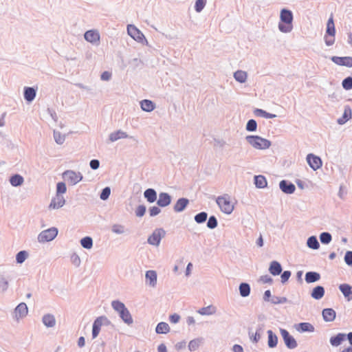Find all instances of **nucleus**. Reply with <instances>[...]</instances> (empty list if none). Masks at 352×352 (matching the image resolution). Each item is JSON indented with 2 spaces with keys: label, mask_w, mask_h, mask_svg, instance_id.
<instances>
[{
  "label": "nucleus",
  "mask_w": 352,
  "mask_h": 352,
  "mask_svg": "<svg viewBox=\"0 0 352 352\" xmlns=\"http://www.w3.org/2000/svg\"><path fill=\"white\" fill-rule=\"evenodd\" d=\"M307 245L312 249L316 250L319 248V243L315 236H311L307 240Z\"/></svg>",
  "instance_id": "obj_41"
},
{
  "label": "nucleus",
  "mask_w": 352,
  "mask_h": 352,
  "mask_svg": "<svg viewBox=\"0 0 352 352\" xmlns=\"http://www.w3.org/2000/svg\"><path fill=\"white\" fill-rule=\"evenodd\" d=\"M351 118V110L350 108H346L344 111L342 117L341 118L338 119V122L340 124H343Z\"/></svg>",
  "instance_id": "obj_33"
},
{
  "label": "nucleus",
  "mask_w": 352,
  "mask_h": 352,
  "mask_svg": "<svg viewBox=\"0 0 352 352\" xmlns=\"http://www.w3.org/2000/svg\"><path fill=\"white\" fill-rule=\"evenodd\" d=\"M110 193V188L109 187L104 188L100 194V199L102 200H106L109 197Z\"/></svg>",
  "instance_id": "obj_52"
},
{
  "label": "nucleus",
  "mask_w": 352,
  "mask_h": 352,
  "mask_svg": "<svg viewBox=\"0 0 352 352\" xmlns=\"http://www.w3.org/2000/svg\"><path fill=\"white\" fill-rule=\"evenodd\" d=\"M234 77L236 79V80H237L240 82H244L247 78V74H246V72L241 71V70L236 71L234 74Z\"/></svg>",
  "instance_id": "obj_39"
},
{
  "label": "nucleus",
  "mask_w": 352,
  "mask_h": 352,
  "mask_svg": "<svg viewBox=\"0 0 352 352\" xmlns=\"http://www.w3.org/2000/svg\"><path fill=\"white\" fill-rule=\"evenodd\" d=\"M324 38H325V43L327 45L329 46L334 43V41H335L334 36H330L326 34Z\"/></svg>",
  "instance_id": "obj_57"
},
{
  "label": "nucleus",
  "mask_w": 352,
  "mask_h": 352,
  "mask_svg": "<svg viewBox=\"0 0 352 352\" xmlns=\"http://www.w3.org/2000/svg\"><path fill=\"white\" fill-rule=\"evenodd\" d=\"M246 140L255 149H266L271 146L270 141L258 135H248Z\"/></svg>",
  "instance_id": "obj_3"
},
{
  "label": "nucleus",
  "mask_w": 352,
  "mask_h": 352,
  "mask_svg": "<svg viewBox=\"0 0 352 352\" xmlns=\"http://www.w3.org/2000/svg\"><path fill=\"white\" fill-rule=\"evenodd\" d=\"M36 96V91L32 87H26L24 91V98L27 101H32Z\"/></svg>",
  "instance_id": "obj_26"
},
{
  "label": "nucleus",
  "mask_w": 352,
  "mask_h": 352,
  "mask_svg": "<svg viewBox=\"0 0 352 352\" xmlns=\"http://www.w3.org/2000/svg\"><path fill=\"white\" fill-rule=\"evenodd\" d=\"M104 319V317H99L96 318V320L94 321L93 324V329H92V336L93 338H95L98 336V335L100 333L102 324V320Z\"/></svg>",
  "instance_id": "obj_16"
},
{
  "label": "nucleus",
  "mask_w": 352,
  "mask_h": 352,
  "mask_svg": "<svg viewBox=\"0 0 352 352\" xmlns=\"http://www.w3.org/2000/svg\"><path fill=\"white\" fill-rule=\"evenodd\" d=\"M65 199L61 195H56V196L52 199L50 204V208L56 209L62 207L65 204Z\"/></svg>",
  "instance_id": "obj_12"
},
{
  "label": "nucleus",
  "mask_w": 352,
  "mask_h": 352,
  "mask_svg": "<svg viewBox=\"0 0 352 352\" xmlns=\"http://www.w3.org/2000/svg\"><path fill=\"white\" fill-rule=\"evenodd\" d=\"M267 334H268L267 344H268L269 347L274 348V347L276 346L277 343H278L277 336L275 334H274V333L272 332V330H268Z\"/></svg>",
  "instance_id": "obj_23"
},
{
  "label": "nucleus",
  "mask_w": 352,
  "mask_h": 352,
  "mask_svg": "<svg viewBox=\"0 0 352 352\" xmlns=\"http://www.w3.org/2000/svg\"><path fill=\"white\" fill-rule=\"evenodd\" d=\"M155 331L157 333H167L170 331V327L167 323L162 322L157 325Z\"/></svg>",
  "instance_id": "obj_34"
},
{
  "label": "nucleus",
  "mask_w": 352,
  "mask_h": 352,
  "mask_svg": "<svg viewBox=\"0 0 352 352\" xmlns=\"http://www.w3.org/2000/svg\"><path fill=\"white\" fill-rule=\"evenodd\" d=\"M207 217H208L207 213L205 212H202L197 214L195 217V220L198 223H204V221H206Z\"/></svg>",
  "instance_id": "obj_44"
},
{
  "label": "nucleus",
  "mask_w": 352,
  "mask_h": 352,
  "mask_svg": "<svg viewBox=\"0 0 352 352\" xmlns=\"http://www.w3.org/2000/svg\"><path fill=\"white\" fill-rule=\"evenodd\" d=\"M216 307L213 305H209L206 307H203L199 309L197 312L201 315H212L215 314L216 312Z\"/></svg>",
  "instance_id": "obj_30"
},
{
  "label": "nucleus",
  "mask_w": 352,
  "mask_h": 352,
  "mask_svg": "<svg viewBox=\"0 0 352 352\" xmlns=\"http://www.w3.org/2000/svg\"><path fill=\"white\" fill-rule=\"evenodd\" d=\"M188 204V200L185 198H181L177 200L174 206V210L175 212H182Z\"/></svg>",
  "instance_id": "obj_22"
},
{
  "label": "nucleus",
  "mask_w": 352,
  "mask_h": 352,
  "mask_svg": "<svg viewBox=\"0 0 352 352\" xmlns=\"http://www.w3.org/2000/svg\"><path fill=\"white\" fill-rule=\"evenodd\" d=\"M164 235V231L162 229L155 230L148 237V242L153 245H158L162 237Z\"/></svg>",
  "instance_id": "obj_9"
},
{
  "label": "nucleus",
  "mask_w": 352,
  "mask_h": 352,
  "mask_svg": "<svg viewBox=\"0 0 352 352\" xmlns=\"http://www.w3.org/2000/svg\"><path fill=\"white\" fill-rule=\"evenodd\" d=\"M28 257V253L25 251L19 252L16 256V260L18 263H22Z\"/></svg>",
  "instance_id": "obj_46"
},
{
  "label": "nucleus",
  "mask_w": 352,
  "mask_h": 352,
  "mask_svg": "<svg viewBox=\"0 0 352 352\" xmlns=\"http://www.w3.org/2000/svg\"><path fill=\"white\" fill-rule=\"evenodd\" d=\"M146 211V208L144 206H139L136 210V215L138 217H142Z\"/></svg>",
  "instance_id": "obj_54"
},
{
  "label": "nucleus",
  "mask_w": 352,
  "mask_h": 352,
  "mask_svg": "<svg viewBox=\"0 0 352 352\" xmlns=\"http://www.w3.org/2000/svg\"><path fill=\"white\" fill-rule=\"evenodd\" d=\"M63 177L69 184L75 185L82 179V175L80 172L74 170H66L63 173Z\"/></svg>",
  "instance_id": "obj_4"
},
{
  "label": "nucleus",
  "mask_w": 352,
  "mask_h": 352,
  "mask_svg": "<svg viewBox=\"0 0 352 352\" xmlns=\"http://www.w3.org/2000/svg\"><path fill=\"white\" fill-rule=\"evenodd\" d=\"M269 271L274 276L279 275L282 271L280 264L277 261H272L270 264Z\"/></svg>",
  "instance_id": "obj_21"
},
{
  "label": "nucleus",
  "mask_w": 352,
  "mask_h": 352,
  "mask_svg": "<svg viewBox=\"0 0 352 352\" xmlns=\"http://www.w3.org/2000/svg\"><path fill=\"white\" fill-rule=\"evenodd\" d=\"M280 188L283 192L287 194H292L296 190V187L293 184L288 183L285 180H283L280 182Z\"/></svg>",
  "instance_id": "obj_15"
},
{
  "label": "nucleus",
  "mask_w": 352,
  "mask_h": 352,
  "mask_svg": "<svg viewBox=\"0 0 352 352\" xmlns=\"http://www.w3.org/2000/svg\"><path fill=\"white\" fill-rule=\"evenodd\" d=\"M320 278V274L314 272H309L305 274V280L308 283L316 282Z\"/></svg>",
  "instance_id": "obj_27"
},
{
  "label": "nucleus",
  "mask_w": 352,
  "mask_h": 352,
  "mask_svg": "<svg viewBox=\"0 0 352 352\" xmlns=\"http://www.w3.org/2000/svg\"><path fill=\"white\" fill-rule=\"evenodd\" d=\"M292 21V12L289 10L283 9L280 14L279 30L284 33L290 32L293 29Z\"/></svg>",
  "instance_id": "obj_1"
},
{
  "label": "nucleus",
  "mask_w": 352,
  "mask_h": 352,
  "mask_svg": "<svg viewBox=\"0 0 352 352\" xmlns=\"http://www.w3.org/2000/svg\"><path fill=\"white\" fill-rule=\"evenodd\" d=\"M206 5V0H197L195 6V10L200 12Z\"/></svg>",
  "instance_id": "obj_48"
},
{
  "label": "nucleus",
  "mask_w": 352,
  "mask_h": 352,
  "mask_svg": "<svg viewBox=\"0 0 352 352\" xmlns=\"http://www.w3.org/2000/svg\"><path fill=\"white\" fill-rule=\"evenodd\" d=\"M239 292L240 294L243 297H246L249 296L250 293V287L248 283H241L239 286Z\"/></svg>",
  "instance_id": "obj_36"
},
{
  "label": "nucleus",
  "mask_w": 352,
  "mask_h": 352,
  "mask_svg": "<svg viewBox=\"0 0 352 352\" xmlns=\"http://www.w3.org/2000/svg\"><path fill=\"white\" fill-rule=\"evenodd\" d=\"M217 226V221L216 218L214 216L210 217L208 221L207 226L209 228L212 229V228H216Z\"/></svg>",
  "instance_id": "obj_51"
},
{
  "label": "nucleus",
  "mask_w": 352,
  "mask_h": 352,
  "mask_svg": "<svg viewBox=\"0 0 352 352\" xmlns=\"http://www.w3.org/2000/svg\"><path fill=\"white\" fill-rule=\"evenodd\" d=\"M28 307L25 303H20L14 310L15 317L19 319L25 317L28 314Z\"/></svg>",
  "instance_id": "obj_13"
},
{
  "label": "nucleus",
  "mask_w": 352,
  "mask_h": 352,
  "mask_svg": "<svg viewBox=\"0 0 352 352\" xmlns=\"http://www.w3.org/2000/svg\"><path fill=\"white\" fill-rule=\"evenodd\" d=\"M346 339V334L344 333H338L336 336H333L330 338V343L332 346H338L341 343L345 340Z\"/></svg>",
  "instance_id": "obj_18"
},
{
  "label": "nucleus",
  "mask_w": 352,
  "mask_h": 352,
  "mask_svg": "<svg viewBox=\"0 0 352 352\" xmlns=\"http://www.w3.org/2000/svg\"><path fill=\"white\" fill-rule=\"evenodd\" d=\"M254 182L258 188H264L267 186V180L263 175L255 176Z\"/></svg>",
  "instance_id": "obj_35"
},
{
  "label": "nucleus",
  "mask_w": 352,
  "mask_h": 352,
  "mask_svg": "<svg viewBox=\"0 0 352 352\" xmlns=\"http://www.w3.org/2000/svg\"><path fill=\"white\" fill-rule=\"evenodd\" d=\"M111 305L113 308L119 314L126 309L125 305L122 302L118 300L113 301Z\"/></svg>",
  "instance_id": "obj_40"
},
{
  "label": "nucleus",
  "mask_w": 352,
  "mask_h": 352,
  "mask_svg": "<svg viewBox=\"0 0 352 352\" xmlns=\"http://www.w3.org/2000/svg\"><path fill=\"white\" fill-rule=\"evenodd\" d=\"M58 234V230L56 228H51L41 232L38 239L40 242H48L53 240Z\"/></svg>",
  "instance_id": "obj_6"
},
{
  "label": "nucleus",
  "mask_w": 352,
  "mask_h": 352,
  "mask_svg": "<svg viewBox=\"0 0 352 352\" xmlns=\"http://www.w3.org/2000/svg\"><path fill=\"white\" fill-rule=\"evenodd\" d=\"M111 77V73L107 71L104 72L101 75L102 80H109Z\"/></svg>",
  "instance_id": "obj_60"
},
{
  "label": "nucleus",
  "mask_w": 352,
  "mask_h": 352,
  "mask_svg": "<svg viewBox=\"0 0 352 352\" xmlns=\"http://www.w3.org/2000/svg\"><path fill=\"white\" fill-rule=\"evenodd\" d=\"M199 345L198 340H192L189 343V348L190 350H195Z\"/></svg>",
  "instance_id": "obj_63"
},
{
  "label": "nucleus",
  "mask_w": 352,
  "mask_h": 352,
  "mask_svg": "<svg viewBox=\"0 0 352 352\" xmlns=\"http://www.w3.org/2000/svg\"><path fill=\"white\" fill-rule=\"evenodd\" d=\"M331 60L338 65L342 66H346L349 67H352V57L351 56H344V57H339V56H333L331 58Z\"/></svg>",
  "instance_id": "obj_10"
},
{
  "label": "nucleus",
  "mask_w": 352,
  "mask_h": 352,
  "mask_svg": "<svg viewBox=\"0 0 352 352\" xmlns=\"http://www.w3.org/2000/svg\"><path fill=\"white\" fill-rule=\"evenodd\" d=\"M10 184L14 186H18L23 184V178L19 175H15L10 177Z\"/></svg>",
  "instance_id": "obj_37"
},
{
  "label": "nucleus",
  "mask_w": 352,
  "mask_h": 352,
  "mask_svg": "<svg viewBox=\"0 0 352 352\" xmlns=\"http://www.w3.org/2000/svg\"><path fill=\"white\" fill-rule=\"evenodd\" d=\"M291 276V272L289 271H285L281 275V281L282 283H285L288 280Z\"/></svg>",
  "instance_id": "obj_55"
},
{
  "label": "nucleus",
  "mask_w": 352,
  "mask_h": 352,
  "mask_svg": "<svg viewBox=\"0 0 352 352\" xmlns=\"http://www.w3.org/2000/svg\"><path fill=\"white\" fill-rule=\"evenodd\" d=\"M326 34L330 36H335L336 34L335 25L332 14L331 15L327 21Z\"/></svg>",
  "instance_id": "obj_19"
},
{
  "label": "nucleus",
  "mask_w": 352,
  "mask_h": 352,
  "mask_svg": "<svg viewBox=\"0 0 352 352\" xmlns=\"http://www.w3.org/2000/svg\"><path fill=\"white\" fill-rule=\"evenodd\" d=\"M300 329L302 331L312 332L314 331V327L309 322H302L299 324Z\"/></svg>",
  "instance_id": "obj_42"
},
{
  "label": "nucleus",
  "mask_w": 352,
  "mask_h": 352,
  "mask_svg": "<svg viewBox=\"0 0 352 352\" xmlns=\"http://www.w3.org/2000/svg\"><path fill=\"white\" fill-rule=\"evenodd\" d=\"M344 261L349 265H352V251H347L344 256Z\"/></svg>",
  "instance_id": "obj_53"
},
{
  "label": "nucleus",
  "mask_w": 352,
  "mask_h": 352,
  "mask_svg": "<svg viewBox=\"0 0 352 352\" xmlns=\"http://www.w3.org/2000/svg\"><path fill=\"white\" fill-rule=\"evenodd\" d=\"M151 216H155L160 212V209L157 206H153L149 210Z\"/></svg>",
  "instance_id": "obj_56"
},
{
  "label": "nucleus",
  "mask_w": 352,
  "mask_h": 352,
  "mask_svg": "<svg viewBox=\"0 0 352 352\" xmlns=\"http://www.w3.org/2000/svg\"><path fill=\"white\" fill-rule=\"evenodd\" d=\"M120 317L127 324H131L133 322L132 317L129 311V310L126 308V309L123 311H122L120 314Z\"/></svg>",
  "instance_id": "obj_38"
},
{
  "label": "nucleus",
  "mask_w": 352,
  "mask_h": 352,
  "mask_svg": "<svg viewBox=\"0 0 352 352\" xmlns=\"http://www.w3.org/2000/svg\"><path fill=\"white\" fill-rule=\"evenodd\" d=\"M322 316L326 322H332L336 318V311L333 309H324L322 311Z\"/></svg>",
  "instance_id": "obj_17"
},
{
  "label": "nucleus",
  "mask_w": 352,
  "mask_h": 352,
  "mask_svg": "<svg viewBox=\"0 0 352 352\" xmlns=\"http://www.w3.org/2000/svg\"><path fill=\"white\" fill-rule=\"evenodd\" d=\"M320 239L322 243L328 244L331 241V235L328 232H322L320 236Z\"/></svg>",
  "instance_id": "obj_45"
},
{
  "label": "nucleus",
  "mask_w": 352,
  "mask_h": 352,
  "mask_svg": "<svg viewBox=\"0 0 352 352\" xmlns=\"http://www.w3.org/2000/svg\"><path fill=\"white\" fill-rule=\"evenodd\" d=\"M128 137V135L122 131H117L116 132L111 133L109 135V140L111 142H115L119 139L121 138H126Z\"/></svg>",
  "instance_id": "obj_24"
},
{
  "label": "nucleus",
  "mask_w": 352,
  "mask_h": 352,
  "mask_svg": "<svg viewBox=\"0 0 352 352\" xmlns=\"http://www.w3.org/2000/svg\"><path fill=\"white\" fill-rule=\"evenodd\" d=\"M216 202L221 212L230 214L234 208V201L228 195H223L217 198Z\"/></svg>",
  "instance_id": "obj_2"
},
{
  "label": "nucleus",
  "mask_w": 352,
  "mask_h": 352,
  "mask_svg": "<svg viewBox=\"0 0 352 352\" xmlns=\"http://www.w3.org/2000/svg\"><path fill=\"white\" fill-rule=\"evenodd\" d=\"M146 279L149 281L150 285L154 286L157 282V274L153 270L147 271L146 273Z\"/></svg>",
  "instance_id": "obj_31"
},
{
  "label": "nucleus",
  "mask_w": 352,
  "mask_h": 352,
  "mask_svg": "<svg viewBox=\"0 0 352 352\" xmlns=\"http://www.w3.org/2000/svg\"><path fill=\"white\" fill-rule=\"evenodd\" d=\"M342 87L346 90L352 89V78L348 77L345 78L342 81Z\"/></svg>",
  "instance_id": "obj_50"
},
{
  "label": "nucleus",
  "mask_w": 352,
  "mask_h": 352,
  "mask_svg": "<svg viewBox=\"0 0 352 352\" xmlns=\"http://www.w3.org/2000/svg\"><path fill=\"white\" fill-rule=\"evenodd\" d=\"M170 197L168 193L161 192L159 195L157 204L161 207H166L170 204Z\"/></svg>",
  "instance_id": "obj_14"
},
{
  "label": "nucleus",
  "mask_w": 352,
  "mask_h": 352,
  "mask_svg": "<svg viewBox=\"0 0 352 352\" xmlns=\"http://www.w3.org/2000/svg\"><path fill=\"white\" fill-rule=\"evenodd\" d=\"M324 294V289L322 286L316 287L311 293V296L315 299H320Z\"/></svg>",
  "instance_id": "obj_28"
},
{
  "label": "nucleus",
  "mask_w": 352,
  "mask_h": 352,
  "mask_svg": "<svg viewBox=\"0 0 352 352\" xmlns=\"http://www.w3.org/2000/svg\"><path fill=\"white\" fill-rule=\"evenodd\" d=\"M307 161L309 166L314 170L319 169L322 164L321 159L311 153L307 155Z\"/></svg>",
  "instance_id": "obj_7"
},
{
  "label": "nucleus",
  "mask_w": 352,
  "mask_h": 352,
  "mask_svg": "<svg viewBox=\"0 0 352 352\" xmlns=\"http://www.w3.org/2000/svg\"><path fill=\"white\" fill-rule=\"evenodd\" d=\"M144 197L147 199V201L150 203L154 202L157 199L156 192L152 189L148 188L144 191Z\"/></svg>",
  "instance_id": "obj_25"
},
{
  "label": "nucleus",
  "mask_w": 352,
  "mask_h": 352,
  "mask_svg": "<svg viewBox=\"0 0 352 352\" xmlns=\"http://www.w3.org/2000/svg\"><path fill=\"white\" fill-rule=\"evenodd\" d=\"M100 162L98 160H92L90 162V166L92 169H97L99 167Z\"/></svg>",
  "instance_id": "obj_62"
},
{
  "label": "nucleus",
  "mask_w": 352,
  "mask_h": 352,
  "mask_svg": "<svg viewBox=\"0 0 352 352\" xmlns=\"http://www.w3.org/2000/svg\"><path fill=\"white\" fill-rule=\"evenodd\" d=\"M127 32L129 35L136 41L141 43H144L147 42L144 34L135 25H129L127 26Z\"/></svg>",
  "instance_id": "obj_5"
},
{
  "label": "nucleus",
  "mask_w": 352,
  "mask_h": 352,
  "mask_svg": "<svg viewBox=\"0 0 352 352\" xmlns=\"http://www.w3.org/2000/svg\"><path fill=\"white\" fill-rule=\"evenodd\" d=\"M43 322L45 326L52 327L55 325V318L51 314L45 315L43 318Z\"/></svg>",
  "instance_id": "obj_32"
},
{
  "label": "nucleus",
  "mask_w": 352,
  "mask_h": 352,
  "mask_svg": "<svg viewBox=\"0 0 352 352\" xmlns=\"http://www.w3.org/2000/svg\"><path fill=\"white\" fill-rule=\"evenodd\" d=\"M140 104H141L142 109L143 111H148V112L153 111L155 108L154 103L149 100H142L140 102Z\"/></svg>",
  "instance_id": "obj_29"
},
{
  "label": "nucleus",
  "mask_w": 352,
  "mask_h": 352,
  "mask_svg": "<svg viewBox=\"0 0 352 352\" xmlns=\"http://www.w3.org/2000/svg\"><path fill=\"white\" fill-rule=\"evenodd\" d=\"M85 38L91 43H98L100 41V34L96 30H88L85 33Z\"/></svg>",
  "instance_id": "obj_11"
},
{
  "label": "nucleus",
  "mask_w": 352,
  "mask_h": 352,
  "mask_svg": "<svg viewBox=\"0 0 352 352\" xmlns=\"http://www.w3.org/2000/svg\"><path fill=\"white\" fill-rule=\"evenodd\" d=\"M257 124L254 120H250L246 125V129L248 131H254L256 130Z\"/></svg>",
  "instance_id": "obj_47"
},
{
  "label": "nucleus",
  "mask_w": 352,
  "mask_h": 352,
  "mask_svg": "<svg viewBox=\"0 0 352 352\" xmlns=\"http://www.w3.org/2000/svg\"><path fill=\"white\" fill-rule=\"evenodd\" d=\"M254 114L256 116H261V117H263L265 118V115L266 113V111L262 110V109H256L254 111Z\"/></svg>",
  "instance_id": "obj_64"
},
{
  "label": "nucleus",
  "mask_w": 352,
  "mask_h": 352,
  "mask_svg": "<svg viewBox=\"0 0 352 352\" xmlns=\"http://www.w3.org/2000/svg\"><path fill=\"white\" fill-rule=\"evenodd\" d=\"M66 190H67V188H66L65 183L59 182L57 184V186H56V194L57 195L63 194L66 192Z\"/></svg>",
  "instance_id": "obj_49"
},
{
  "label": "nucleus",
  "mask_w": 352,
  "mask_h": 352,
  "mask_svg": "<svg viewBox=\"0 0 352 352\" xmlns=\"http://www.w3.org/2000/svg\"><path fill=\"white\" fill-rule=\"evenodd\" d=\"M260 280L263 283H272V279L270 276L268 275L262 276L260 278Z\"/></svg>",
  "instance_id": "obj_59"
},
{
  "label": "nucleus",
  "mask_w": 352,
  "mask_h": 352,
  "mask_svg": "<svg viewBox=\"0 0 352 352\" xmlns=\"http://www.w3.org/2000/svg\"><path fill=\"white\" fill-rule=\"evenodd\" d=\"M280 334L286 346L289 349H294L297 346L295 339L285 329H280Z\"/></svg>",
  "instance_id": "obj_8"
},
{
  "label": "nucleus",
  "mask_w": 352,
  "mask_h": 352,
  "mask_svg": "<svg viewBox=\"0 0 352 352\" xmlns=\"http://www.w3.org/2000/svg\"><path fill=\"white\" fill-rule=\"evenodd\" d=\"M81 245L87 249H90L92 247V239L89 236H86L81 239Z\"/></svg>",
  "instance_id": "obj_43"
},
{
  "label": "nucleus",
  "mask_w": 352,
  "mask_h": 352,
  "mask_svg": "<svg viewBox=\"0 0 352 352\" xmlns=\"http://www.w3.org/2000/svg\"><path fill=\"white\" fill-rule=\"evenodd\" d=\"M54 139L58 144H62L64 141V138L60 133H54Z\"/></svg>",
  "instance_id": "obj_61"
},
{
  "label": "nucleus",
  "mask_w": 352,
  "mask_h": 352,
  "mask_svg": "<svg viewBox=\"0 0 352 352\" xmlns=\"http://www.w3.org/2000/svg\"><path fill=\"white\" fill-rule=\"evenodd\" d=\"M112 230L113 232H116V233H118V234H120V233H122L123 231H124V228L122 226H120V225H114L113 227H112Z\"/></svg>",
  "instance_id": "obj_58"
},
{
  "label": "nucleus",
  "mask_w": 352,
  "mask_h": 352,
  "mask_svg": "<svg viewBox=\"0 0 352 352\" xmlns=\"http://www.w3.org/2000/svg\"><path fill=\"white\" fill-rule=\"evenodd\" d=\"M343 295L347 298L348 300L352 299V288L348 284H342L339 287Z\"/></svg>",
  "instance_id": "obj_20"
}]
</instances>
